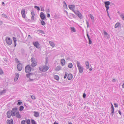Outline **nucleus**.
I'll return each mask as SVG.
<instances>
[{"label": "nucleus", "mask_w": 124, "mask_h": 124, "mask_svg": "<svg viewBox=\"0 0 124 124\" xmlns=\"http://www.w3.org/2000/svg\"><path fill=\"white\" fill-rule=\"evenodd\" d=\"M77 64L79 72L80 73H82L84 69V68L81 66L80 63L78 61H77Z\"/></svg>", "instance_id": "nucleus-1"}, {"label": "nucleus", "mask_w": 124, "mask_h": 124, "mask_svg": "<svg viewBox=\"0 0 124 124\" xmlns=\"http://www.w3.org/2000/svg\"><path fill=\"white\" fill-rule=\"evenodd\" d=\"M11 111L12 114V116H16V113L18 112V108L17 107L13 108Z\"/></svg>", "instance_id": "nucleus-2"}, {"label": "nucleus", "mask_w": 124, "mask_h": 124, "mask_svg": "<svg viewBox=\"0 0 124 124\" xmlns=\"http://www.w3.org/2000/svg\"><path fill=\"white\" fill-rule=\"evenodd\" d=\"M31 61L32 62L31 66L33 67H35L37 64V62L35 61V58H32L31 59Z\"/></svg>", "instance_id": "nucleus-3"}, {"label": "nucleus", "mask_w": 124, "mask_h": 124, "mask_svg": "<svg viewBox=\"0 0 124 124\" xmlns=\"http://www.w3.org/2000/svg\"><path fill=\"white\" fill-rule=\"evenodd\" d=\"M6 43L8 45H10L12 43V40L10 38L7 37L5 39Z\"/></svg>", "instance_id": "nucleus-4"}, {"label": "nucleus", "mask_w": 124, "mask_h": 124, "mask_svg": "<svg viewBox=\"0 0 124 124\" xmlns=\"http://www.w3.org/2000/svg\"><path fill=\"white\" fill-rule=\"evenodd\" d=\"M39 70L43 72H46L49 69V67L46 66H43V68H39Z\"/></svg>", "instance_id": "nucleus-5"}, {"label": "nucleus", "mask_w": 124, "mask_h": 124, "mask_svg": "<svg viewBox=\"0 0 124 124\" xmlns=\"http://www.w3.org/2000/svg\"><path fill=\"white\" fill-rule=\"evenodd\" d=\"M31 70V67L29 65L26 66L25 68V70L26 73H28L30 72Z\"/></svg>", "instance_id": "nucleus-6"}, {"label": "nucleus", "mask_w": 124, "mask_h": 124, "mask_svg": "<svg viewBox=\"0 0 124 124\" xmlns=\"http://www.w3.org/2000/svg\"><path fill=\"white\" fill-rule=\"evenodd\" d=\"M33 44L37 48L39 49L40 48V44L38 41L34 42Z\"/></svg>", "instance_id": "nucleus-7"}, {"label": "nucleus", "mask_w": 124, "mask_h": 124, "mask_svg": "<svg viewBox=\"0 0 124 124\" xmlns=\"http://www.w3.org/2000/svg\"><path fill=\"white\" fill-rule=\"evenodd\" d=\"M75 13L80 19L83 18V16L82 14L78 11L76 10V11H74Z\"/></svg>", "instance_id": "nucleus-8"}, {"label": "nucleus", "mask_w": 124, "mask_h": 124, "mask_svg": "<svg viewBox=\"0 0 124 124\" xmlns=\"http://www.w3.org/2000/svg\"><path fill=\"white\" fill-rule=\"evenodd\" d=\"M40 16L41 19L42 20H44L46 18V16L44 13L41 12L40 14Z\"/></svg>", "instance_id": "nucleus-9"}, {"label": "nucleus", "mask_w": 124, "mask_h": 124, "mask_svg": "<svg viewBox=\"0 0 124 124\" xmlns=\"http://www.w3.org/2000/svg\"><path fill=\"white\" fill-rule=\"evenodd\" d=\"M22 65L20 63H19L17 65V68L19 71H21L22 70Z\"/></svg>", "instance_id": "nucleus-10"}, {"label": "nucleus", "mask_w": 124, "mask_h": 124, "mask_svg": "<svg viewBox=\"0 0 124 124\" xmlns=\"http://www.w3.org/2000/svg\"><path fill=\"white\" fill-rule=\"evenodd\" d=\"M25 11L24 9H22L21 13L22 16V17L23 18H25L26 16V15L25 14Z\"/></svg>", "instance_id": "nucleus-11"}, {"label": "nucleus", "mask_w": 124, "mask_h": 124, "mask_svg": "<svg viewBox=\"0 0 124 124\" xmlns=\"http://www.w3.org/2000/svg\"><path fill=\"white\" fill-rule=\"evenodd\" d=\"M69 9L72 10L75 13L74 11H76L74 10V9L75 8V6L74 5H70L69 6Z\"/></svg>", "instance_id": "nucleus-12"}, {"label": "nucleus", "mask_w": 124, "mask_h": 124, "mask_svg": "<svg viewBox=\"0 0 124 124\" xmlns=\"http://www.w3.org/2000/svg\"><path fill=\"white\" fill-rule=\"evenodd\" d=\"M7 117L8 118H9L11 117V116H12V114L10 110L8 111L7 113Z\"/></svg>", "instance_id": "nucleus-13"}, {"label": "nucleus", "mask_w": 124, "mask_h": 124, "mask_svg": "<svg viewBox=\"0 0 124 124\" xmlns=\"http://www.w3.org/2000/svg\"><path fill=\"white\" fill-rule=\"evenodd\" d=\"M7 124H13V121L12 119L10 120H8L7 121Z\"/></svg>", "instance_id": "nucleus-14"}, {"label": "nucleus", "mask_w": 124, "mask_h": 124, "mask_svg": "<svg viewBox=\"0 0 124 124\" xmlns=\"http://www.w3.org/2000/svg\"><path fill=\"white\" fill-rule=\"evenodd\" d=\"M15 75L16 76L14 79V80L15 82L17 80L19 77V75L17 73H16Z\"/></svg>", "instance_id": "nucleus-15"}, {"label": "nucleus", "mask_w": 124, "mask_h": 124, "mask_svg": "<svg viewBox=\"0 0 124 124\" xmlns=\"http://www.w3.org/2000/svg\"><path fill=\"white\" fill-rule=\"evenodd\" d=\"M111 114L112 116H113L114 113V107L113 106L112 104L111 108Z\"/></svg>", "instance_id": "nucleus-16"}, {"label": "nucleus", "mask_w": 124, "mask_h": 124, "mask_svg": "<svg viewBox=\"0 0 124 124\" xmlns=\"http://www.w3.org/2000/svg\"><path fill=\"white\" fill-rule=\"evenodd\" d=\"M34 116L36 117H38L39 116V113L37 111H34Z\"/></svg>", "instance_id": "nucleus-17"}, {"label": "nucleus", "mask_w": 124, "mask_h": 124, "mask_svg": "<svg viewBox=\"0 0 124 124\" xmlns=\"http://www.w3.org/2000/svg\"><path fill=\"white\" fill-rule=\"evenodd\" d=\"M16 116L18 118H21V116L20 114L19 111L17 112L16 113Z\"/></svg>", "instance_id": "nucleus-18"}, {"label": "nucleus", "mask_w": 124, "mask_h": 124, "mask_svg": "<svg viewBox=\"0 0 124 124\" xmlns=\"http://www.w3.org/2000/svg\"><path fill=\"white\" fill-rule=\"evenodd\" d=\"M72 75L71 74H69L68 75L67 78L69 80L71 79L72 78Z\"/></svg>", "instance_id": "nucleus-19"}, {"label": "nucleus", "mask_w": 124, "mask_h": 124, "mask_svg": "<svg viewBox=\"0 0 124 124\" xmlns=\"http://www.w3.org/2000/svg\"><path fill=\"white\" fill-rule=\"evenodd\" d=\"M61 63L62 66H63L65 64V60L63 59H61Z\"/></svg>", "instance_id": "nucleus-20"}, {"label": "nucleus", "mask_w": 124, "mask_h": 124, "mask_svg": "<svg viewBox=\"0 0 124 124\" xmlns=\"http://www.w3.org/2000/svg\"><path fill=\"white\" fill-rule=\"evenodd\" d=\"M103 33L104 35L107 38H108L109 37V36L108 34L105 31H104Z\"/></svg>", "instance_id": "nucleus-21"}, {"label": "nucleus", "mask_w": 124, "mask_h": 124, "mask_svg": "<svg viewBox=\"0 0 124 124\" xmlns=\"http://www.w3.org/2000/svg\"><path fill=\"white\" fill-rule=\"evenodd\" d=\"M7 90L6 89H4L0 92V95H1L4 93H6Z\"/></svg>", "instance_id": "nucleus-22"}, {"label": "nucleus", "mask_w": 124, "mask_h": 124, "mask_svg": "<svg viewBox=\"0 0 124 124\" xmlns=\"http://www.w3.org/2000/svg\"><path fill=\"white\" fill-rule=\"evenodd\" d=\"M110 2L109 1H105L104 2L105 6H108L110 4Z\"/></svg>", "instance_id": "nucleus-23"}, {"label": "nucleus", "mask_w": 124, "mask_h": 124, "mask_svg": "<svg viewBox=\"0 0 124 124\" xmlns=\"http://www.w3.org/2000/svg\"><path fill=\"white\" fill-rule=\"evenodd\" d=\"M49 44L50 45L53 47H54L55 46V44L53 42L49 41Z\"/></svg>", "instance_id": "nucleus-24"}, {"label": "nucleus", "mask_w": 124, "mask_h": 124, "mask_svg": "<svg viewBox=\"0 0 124 124\" xmlns=\"http://www.w3.org/2000/svg\"><path fill=\"white\" fill-rule=\"evenodd\" d=\"M120 25V23H119L117 22L116 23L115 25V28L119 27V26Z\"/></svg>", "instance_id": "nucleus-25"}, {"label": "nucleus", "mask_w": 124, "mask_h": 124, "mask_svg": "<svg viewBox=\"0 0 124 124\" xmlns=\"http://www.w3.org/2000/svg\"><path fill=\"white\" fill-rule=\"evenodd\" d=\"M13 39L14 42V46L15 47L16 45V38L14 37L13 38Z\"/></svg>", "instance_id": "nucleus-26"}, {"label": "nucleus", "mask_w": 124, "mask_h": 124, "mask_svg": "<svg viewBox=\"0 0 124 124\" xmlns=\"http://www.w3.org/2000/svg\"><path fill=\"white\" fill-rule=\"evenodd\" d=\"M54 78L57 81L59 80V78L58 76L55 75L54 76Z\"/></svg>", "instance_id": "nucleus-27"}, {"label": "nucleus", "mask_w": 124, "mask_h": 124, "mask_svg": "<svg viewBox=\"0 0 124 124\" xmlns=\"http://www.w3.org/2000/svg\"><path fill=\"white\" fill-rule=\"evenodd\" d=\"M120 16L122 20L124 21V13L121 14Z\"/></svg>", "instance_id": "nucleus-28"}, {"label": "nucleus", "mask_w": 124, "mask_h": 124, "mask_svg": "<svg viewBox=\"0 0 124 124\" xmlns=\"http://www.w3.org/2000/svg\"><path fill=\"white\" fill-rule=\"evenodd\" d=\"M85 64L86 66V68L88 69L89 68V62L88 61H86L85 62Z\"/></svg>", "instance_id": "nucleus-29"}, {"label": "nucleus", "mask_w": 124, "mask_h": 124, "mask_svg": "<svg viewBox=\"0 0 124 124\" xmlns=\"http://www.w3.org/2000/svg\"><path fill=\"white\" fill-rule=\"evenodd\" d=\"M33 73H29L27 74L26 75V76L27 78H29L30 76L32 75Z\"/></svg>", "instance_id": "nucleus-30"}, {"label": "nucleus", "mask_w": 124, "mask_h": 124, "mask_svg": "<svg viewBox=\"0 0 124 124\" xmlns=\"http://www.w3.org/2000/svg\"><path fill=\"white\" fill-rule=\"evenodd\" d=\"M61 67L60 66H58L56 67L55 69V70L56 71L59 70L61 69Z\"/></svg>", "instance_id": "nucleus-31"}, {"label": "nucleus", "mask_w": 124, "mask_h": 124, "mask_svg": "<svg viewBox=\"0 0 124 124\" xmlns=\"http://www.w3.org/2000/svg\"><path fill=\"white\" fill-rule=\"evenodd\" d=\"M31 122L32 124H37L36 122L33 119L31 120Z\"/></svg>", "instance_id": "nucleus-32"}, {"label": "nucleus", "mask_w": 124, "mask_h": 124, "mask_svg": "<svg viewBox=\"0 0 124 124\" xmlns=\"http://www.w3.org/2000/svg\"><path fill=\"white\" fill-rule=\"evenodd\" d=\"M73 65L71 63H70L68 64V67L69 68H71L72 67Z\"/></svg>", "instance_id": "nucleus-33"}, {"label": "nucleus", "mask_w": 124, "mask_h": 124, "mask_svg": "<svg viewBox=\"0 0 124 124\" xmlns=\"http://www.w3.org/2000/svg\"><path fill=\"white\" fill-rule=\"evenodd\" d=\"M63 7H64V8H67V4L65 2V1H64L63 2Z\"/></svg>", "instance_id": "nucleus-34"}, {"label": "nucleus", "mask_w": 124, "mask_h": 124, "mask_svg": "<svg viewBox=\"0 0 124 124\" xmlns=\"http://www.w3.org/2000/svg\"><path fill=\"white\" fill-rule=\"evenodd\" d=\"M24 108V107L23 106H21L19 107V110L22 111L23 110Z\"/></svg>", "instance_id": "nucleus-35"}, {"label": "nucleus", "mask_w": 124, "mask_h": 124, "mask_svg": "<svg viewBox=\"0 0 124 124\" xmlns=\"http://www.w3.org/2000/svg\"><path fill=\"white\" fill-rule=\"evenodd\" d=\"M71 30L72 32H76V30L74 27H71Z\"/></svg>", "instance_id": "nucleus-36"}, {"label": "nucleus", "mask_w": 124, "mask_h": 124, "mask_svg": "<svg viewBox=\"0 0 124 124\" xmlns=\"http://www.w3.org/2000/svg\"><path fill=\"white\" fill-rule=\"evenodd\" d=\"M41 23L42 25L44 26L45 25L46 23L43 20H41Z\"/></svg>", "instance_id": "nucleus-37"}, {"label": "nucleus", "mask_w": 124, "mask_h": 124, "mask_svg": "<svg viewBox=\"0 0 124 124\" xmlns=\"http://www.w3.org/2000/svg\"><path fill=\"white\" fill-rule=\"evenodd\" d=\"M90 17L91 18L92 21H93L94 20V17L93 15L91 14H90L89 15Z\"/></svg>", "instance_id": "nucleus-38"}, {"label": "nucleus", "mask_w": 124, "mask_h": 124, "mask_svg": "<svg viewBox=\"0 0 124 124\" xmlns=\"http://www.w3.org/2000/svg\"><path fill=\"white\" fill-rule=\"evenodd\" d=\"M26 123L27 124H30V119H28L26 121Z\"/></svg>", "instance_id": "nucleus-39"}, {"label": "nucleus", "mask_w": 124, "mask_h": 124, "mask_svg": "<svg viewBox=\"0 0 124 124\" xmlns=\"http://www.w3.org/2000/svg\"><path fill=\"white\" fill-rule=\"evenodd\" d=\"M34 8L36 9L37 10L39 11L40 10V8L39 7L36 6H34Z\"/></svg>", "instance_id": "nucleus-40"}, {"label": "nucleus", "mask_w": 124, "mask_h": 124, "mask_svg": "<svg viewBox=\"0 0 124 124\" xmlns=\"http://www.w3.org/2000/svg\"><path fill=\"white\" fill-rule=\"evenodd\" d=\"M38 31L39 32V33H41L42 34H44V32L42 31L41 30H38Z\"/></svg>", "instance_id": "nucleus-41"}, {"label": "nucleus", "mask_w": 124, "mask_h": 124, "mask_svg": "<svg viewBox=\"0 0 124 124\" xmlns=\"http://www.w3.org/2000/svg\"><path fill=\"white\" fill-rule=\"evenodd\" d=\"M2 16L3 17L5 18H8L7 16L6 15H5L4 14H2Z\"/></svg>", "instance_id": "nucleus-42"}, {"label": "nucleus", "mask_w": 124, "mask_h": 124, "mask_svg": "<svg viewBox=\"0 0 124 124\" xmlns=\"http://www.w3.org/2000/svg\"><path fill=\"white\" fill-rule=\"evenodd\" d=\"M46 11L47 13H49L50 12V9L49 8H46Z\"/></svg>", "instance_id": "nucleus-43"}, {"label": "nucleus", "mask_w": 124, "mask_h": 124, "mask_svg": "<svg viewBox=\"0 0 124 124\" xmlns=\"http://www.w3.org/2000/svg\"><path fill=\"white\" fill-rule=\"evenodd\" d=\"M67 75H68V73H67V72H65V75L64 77V78H66V77L67 76Z\"/></svg>", "instance_id": "nucleus-44"}, {"label": "nucleus", "mask_w": 124, "mask_h": 124, "mask_svg": "<svg viewBox=\"0 0 124 124\" xmlns=\"http://www.w3.org/2000/svg\"><path fill=\"white\" fill-rule=\"evenodd\" d=\"M105 6L106 8V10L107 12L108 13V10L109 8V7L108 6Z\"/></svg>", "instance_id": "nucleus-45"}, {"label": "nucleus", "mask_w": 124, "mask_h": 124, "mask_svg": "<svg viewBox=\"0 0 124 124\" xmlns=\"http://www.w3.org/2000/svg\"><path fill=\"white\" fill-rule=\"evenodd\" d=\"M86 24L87 25V27L88 28L89 27V23L88 22L87 20H86Z\"/></svg>", "instance_id": "nucleus-46"}, {"label": "nucleus", "mask_w": 124, "mask_h": 124, "mask_svg": "<svg viewBox=\"0 0 124 124\" xmlns=\"http://www.w3.org/2000/svg\"><path fill=\"white\" fill-rule=\"evenodd\" d=\"M25 122L26 121L25 120H23L21 121V124H25Z\"/></svg>", "instance_id": "nucleus-47"}, {"label": "nucleus", "mask_w": 124, "mask_h": 124, "mask_svg": "<svg viewBox=\"0 0 124 124\" xmlns=\"http://www.w3.org/2000/svg\"><path fill=\"white\" fill-rule=\"evenodd\" d=\"M22 103V101H19L18 103L17 104L18 105H21Z\"/></svg>", "instance_id": "nucleus-48"}, {"label": "nucleus", "mask_w": 124, "mask_h": 124, "mask_svg": "<svg viewBox=\"0 0 124 124\" xmlns=\"http://www.w3.org/2000/svg\"><path fill=\"white\" fill-rule=\"evenodd\" d=\"M3 73V70L1 69H0V74L2 75Z\"/></svg>", "instance_id": "nucleus-49"}, {"label": "nucleus", "mask_w": 124, "mask_h": 124, "mask_svg": "<svg viewBox=\"0 0 124 124\" xmlns=\"http://www.w3.org/2000/svg\"><path fill=\"white\" fill-rule=\"evenodd\" d=\"M114 106L116 108H117L118 107V105L116 103H114Z\"/></svg>", "instance_id": "nucleus-50"}, {"label": "nucleus", "mask_w": 124, "mask_h": 124, "mask_svg": "<svg viewBox=\"0 0 124 124\" xmlns=\"http://www.w3.org/2000/svg\"><path fill=\"white\" fill-rule=\"evenodd\" d=\"M92 43V41L91 40V39H89L88 40V43L90 45Z\"/></svg>", "instance_id": "nucleus-51"}, {"label": "nucleus", "mask_w": 124, "mask_h": 124, "mask_svg": "<svg viewBox=\"0 0 124 124\" xmlns=\"http://www.w3.org/2000/svg\"><path fill=\"white\" fill-rule=\"evenodd\" d=\"M31 97L32 99L33 100H35V96L33 95H32L31 96Z\"/></svg>", "instance_id": "nucleus-52"}, {"label": "nucleus", "mask_w": 124, "mask_h": 124, "mask_svg": "<svg viewBox=\"0 0 124 124\" xmlns=\"http://www.w3.org/2000/svg\"><path fill=\"white\" fill-rule=\"evenodd\" d=\"M86 96V95L85 93H84L83 94V98H85Z\"/></svg>", "instance_id": "nucleus-53"}, {"label": "nucleus", "mask_w": 124, "mask_h": 124, "mask_svg": "<svg viewBox=\"0 0 124 124\" xmlns=\"http://www.w3.org/2000/svg\"><path fill=\"white\" fill-rule=\"evenodd\" d=\"M46 16L47 17L49 18L50 17V15L49 13L47 14Z\"/></svg>", "instance_id": "nucleus-54"}, {"label": "nucleus", "mask_w": 124, "mask_h": 124, "mask_svg": "<svg viewBox=\"0 0 124 124\" xmlns=\"http://www.w3.org/2000/svg\"><path fill=\"white\" fill-rule=\"evenodd\" d=\"M31 16H34L35 14L34 12H31Z\"/></svg>", "instance_id": "nucleus-55"}, {"label": "nucleus", "mask_w": 124, "mask_h": 124, "mask_svg": "<svg viewBox=\"0 0 124 124\" xmlns=\"http://www.w3.org/2000/svg\"><path fill=\"white\" fill-rule=\"evenodd\" d=\"M34 16H32L31 17V19L32 20H34Z\"/></svg>", "instance_id": "nucleus-56"}, {"label": "nucleus", "mask_w": 124, "mask_h": 124, "mask_svg": "<svg viewBox=\"0 0 124 124\" xmlns=\"http://www.w3.org/2000/svg\"><path fill=\"white\" fill-rule=\"evenodd\" d=\"M29 81H33V79H31L30 78H29Z\"/></svg>", "instance_id": "nucleus-57"}, {"label": "nucleus", "mask_w": 124, "mask_h": 124, "mask_svg": "<svg viewBox=\"0 0 124 124\" xmlns=\"http://www.w3.org/2000/svg\"><path fill=\"white\" fill-rule=\"evenodd\" d=\"M54 124H58V123L57 122V121H55L54 123Z\"/></svg>", "instance_id": "nucleus-58"}, {"label": "nucleus", "mask_w": 124, "mask_h": 124, "mask_svg": "<svg viewBox=\"0 0 124 124\" xmlns=\"http://www.w3.org/2000/svg\"><path fill=\"white\" fill-rule=\"evenodd\" d=\"M118 112L119 113V114L120 115H121L122 113H121L120 111V110Z\"/></svg>", "instance_id": "nucleus-59"}, {"label": "nucleus", "mask_w": 124, "mask_h": 124, "mask_svg": "<svg viewBox=\"0 0 124 124\" xmlns=\"http://www.w3.org/2000/svg\"><path fill=\"white\" fill-rule=\"evenodd\" d=\"M112 81L113 82H115V81H116V80H115V79H113L112 80Z\"/></svg>", "instance_id": "nucleus-60"}, {"label": "nucleus", "mask_w": 124, "mask_h": 124, "mask_svg": "<svg viewBox=\"0 0 124 124\" xmlns=\"http://www.w3.org/2000/svg\"><path fill=\"white\" fill-rule=\"evenodd\" d=\"M72 15H70V18H72Z\"/></svg>", "instance_id": "nucleus-61"}, {"label": "nucleus", "mask_w": 124, "mask_h": 124, "mask_svg": "<svg viewBox=\"0 0 124 124\" xmlns=\"http://www.w3.org/2000/svg\"><path fill=\"white\" fill-rule=\"evenodd\" d=\"M3 23L1 21H0V26Z\"/></svg>", "instance_id": "nucleus-62"}, {"label": "nucleus", "mask_w": 124, "mask_h": 124, "mask_svg": "<svg viewBox=\"0 0 124 124\" xmlns=\"http://www.w3.org/2000/svg\"><path fill=\"white\" fill-rule=\"evenodd\" d=\"M71 15L72 16V17H73L74 18L75 17V16L73 14H72Z\"/></svg>", "instance_id": "nucleus-63"}, {"label": "nucleus", "mask_w": 124, "mask_h": 124, "mask_svg": "<svg viewBox=\"0 0 124 124\" xmlns=\"http://www.w3.org/2000/svg\"><path fill=\"white\" fill-rule=\"evenodd\" d=\"M28 38H32L31 36L30 35H29L28 36Z\"/></svg>", "instance_id": "nucleus-64"}]
</instances>
